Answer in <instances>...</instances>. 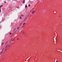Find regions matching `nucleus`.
<instances>
[{"mask_svg":"<svg viewBox=\"0 0 62 62\" xmlns=\"http://www.w3.org/2000/svg\"><path fill=\"white\" fill-rule=\"evenodd\" d=\"M25 24V23H24L23 24V25H24Z\"/></svg>","mask_w":62,"mask_h":62,"instance_id":"nucleus-26","label":"nucleus"},{"mask_svg":"<svg viewBox=\"0 0 62 62\" xmlns=\"http://www.w3.org/2000/svg\"><path fill=\"white\" fill-rule=\"evenodd\" d=\"M30 14V13L28 15V16H29V15Z\"/></svg>","mask_w":62,"mask_h":62,"instance_id":"nucleus-21","label":"nucleus"},{"mask_svg":"<svg viewBox=\"0 0 62 62\" xmlns=\"http://www.w3.org/2000/svg\"><path fill=\"white\" fill-rule=\"evenodd\" d=\"M23 26H24V25H23V26H22V28H23Z\"/></svg>","mask_w":62,"mask_h":62,"instance_id":"nucleus-16","label":"nucleus"},{"mask_svg":"<svg viewBox=\"0 0 62 62\" xmlns=\"http://www.w3.org/2000/svg\"><path fill=\"white\" fill-rule=\"evenodd\" d=\"M21 6H23V4H22V5H21Z\"/></svg>","mask_w":62,"mask_h":62,"instance_id":"nucleus-31","label":"nucleus"},{"mask_svg":"<svg viewBox=\"0 0 62 62\" xmlns=\"http://www.w3.org/2000/svg\"><path fill=\"white\" fill-rule=\"evenodd\" d=\"M24 31H23L22 32V34H24Z\"/></svg>","mask_w":62,"mask_h":62,"instance_id":"nucleus-9","label":"nucleus"},{"mask_svg":"<svg viewBox=\"0 0 62 62\" xmlns=\"http://www.w3.org/2000/svg\"><path fill=\"white\" fill-rule=\"evenodd\" d=\"M56 13H56H54V14H55V13Z\"/></svg>","mask_w":62,"mask_h":62,"instance_id":"nucleus-28","label":"nucleus"},{"mask_svg":"<svg viewBox=\"0 0 62 62\" xmlns=\"http://www.w3.org/2000/svg\"><path fill=\"white\" fill-rule=\"evenodd\" d=\"M22 23H21V24H20V26H21V25H22Z\"/></svg>","mask_w":62,"mask_h":62,"instance_id":"nucleus-13","label":"nucleus"},{"mask_svg":"<svg viewBox=\"0 0 62 62\" xmlns=\"http://www.w3.org/2000/svg\"><path fill=\"white\" fill-rule=\"evenodd\" d=\"M1 8H0V13L1 12Z\"/></svg>","mask_w":62,"mask_h":62,"instance_id":"nucleus-15","label":"nucleus"},{"mask_svg":"<svg viewBox=\"0 0 62 62\" xmlns=\"http://www.w3.org/2000/svg\"><path fill=\"white\" fill-rule=\"evenodd\" d=\"M24 3H25V0H24L23 2V3L24 4Z\"/></svg>","mask_w":62,"mask_h":62,"instance_id":"nucleus-1","label":"nucleus"},{"mask_svg":"<svg viewBox=\"0 0 62 62\" xmlns=\"http://www.w3.org/2000/svg\"><path fill=\"white\" fill-rule=\"evenodd\" d=\"M21 16H22V17H23V15H21Z\"/></svg>","mask_w":62,"mask_h":62,"instance_id":"nucleus-12","label":"nucleus"},{"mask_svg":"<svg viewBox=\"0 0 62 62\" xmlns=\"http://www.w3.org/2000/svg\"><path fill=\"white\" fill-rule=\"evenodd\" d=\"M3 44H4V43H2V44H1V45H3Z\"/></svg>","mask_w":62,"mask_h":62,"instance_id":"nucleus-17","label":"nucleus"},{"mask_svg":"<svg viewBox=\"0 0 62 62\" xmlns=\"http://www.w3.org/2000/svg\"><path fill=\"white\" fill-rule=\"evenodd\" d=\"M39 0H38V1H39Z\"/></svg>","mask_w":62,"mask_h":62,"instance_id":"nucleus-32","label":"nucleus"},{"mask_svg":"<svg viewBox=\"0 0 62 62\" xmlns=\"http://www.w3.org/2000/svg\"><path fill=\"white\" fill-rule=\"evenodd\" d=\"M20 19H22V17L21 16H20Z\"/></svg>","mask_w":62,"mask_h":62,"instance_id":"nucleus-10","label":"nucleus"},{"mask_svg":"<svg viewBox=\"0 0 62 62\" xmlns=\"http://www.w3.org/2000/svg\"><path fill=\"white\" fill-rule=\"evenodd\" d=\"M27 17H26L25 19V20H26L27 19Z\"/></svg>","mask_w":62,"mask_h":62,"instance_id":"nucleus-22","label":"nucleus"},{"mask_svg":"<svg viewBox=\"0 0 62 62\" xmlns=\"http://www.w3.org/2000/svg\"><path fill=\"white\" fill-rule=\"evenodd\" d=\"M2 22V21H1V22H0V23H1Z\"/></svg>","mask_w":62,"mask_h":62,"instance_id":"nucleus-30","label":"nucleus"},{"mask_svg":"<svg viewBox=\"0 0 62 62\" xmlns=\"http://www.w3.org/2000/svg\"><path fill=\"white\" fill-rule=\"evenodd\" d=\"M13 40H13H13L12 41V42L13 41Z\"/></svg>","mask_w":62,"mask_h":62,"instance_id":"nucleus-25","label":"nucleus"},{"mask_svg":"<svg viewBox=\"0 0 62 62\" xmlns=\"http://www.w3.org/2000/svg\"><path fill=\"white\" fill-rule=\"evenodd\" d=\"M29 7H30V4H29L28 5Z\"/></svg>","mask_w":62,"mask_h":62,"instance_id":"nucleus-8","label":"nucleus"},{"mask_svg":"<svg viewBox=\"0 0 62 62\" xmlns=\"http://www.w3.org/2000/svg\"><path fill=\"white\" fill-rule=\"evenodd\" d=\"M12 38L11 39H10V42H11V40H12Z\"/></svg>","mask_w":62,"mask_h":62,"instance_id":"nucleus-2","label":"nucleus"},{"mask_svg":"<svg viewBox=\"0 0 62 62\" xmlns=\"http://www.w3.org/2000/svg\"><path fill=\"white\" fill-rule=\"evenodd\" d=\"M2 6H3L2 5H1L0 6V8H1V7H2Z\"/></svg>","mask_w":62,"mask_h":62,"instance_id":"nucleus-5","label":"nucleus"},{"mask_svg":"<svg viewBox=\"0 0 62 62\" xmlns=\"http://www.w3.org/2000/svg\"><path fill=\"white\" fill-rule=\"evenodd\" d=\"M56 62H58V61L57 60L56 61Z\"/></svg>","mask_w":62,"mask_h":62,"instance_id":"nucleus-24","label":"nucleus"},{"mask_svg":"<svg viewBox=\"0 0 62 62\" xmlns=\"http://www.w3.org/2000/svg\"><path fill=\"white\" fill-rule=\"evenodd\" d=\"M27 8V5H25V8Z\"/></svg>","mask_w":62,"mask_h":62,"instance_id":"nucleus-3","label":"nucleus"},{"mask_svg":"<svg viewBox=\"0 0 62 62\" xmlns=\"http://www.w3.org/2000/svg\"><path fill=\"white\" fill-rule=\"evenodd\" d=\"M35 12V11H33L32 13V14H33L34 13V12Z\"/></svg>","mask_w":62,"mask_h":62,"instance_id":"nucleus-4","label":"nucleus"},{"mask_svg":"<svg viewBox=\"0 0 62 62\" xmlns=\"http://www.w3.org/2000/svg\"><path fill=\"white\" fill-rule=\"evenodd\" d=\"M9 34H10V35H11V32H10L9 33Z\"/></svg>","mask_w":62,"mask_h":62,"instance_id":"nucleus-18","label":"nucleus"},{"mask_svg":"<svg viewBox=\"0 0 62 62\" xmlns=\"http://www.w3.org/2000/svg\"><path fill=\"white\" fill-rule=\"evenodd\" d=\"M6 50H7V49H6L4 51V52H3L4 53H5V52Z\"/></svg>","mask_w":62,"mask_h":62,"instance_id":"nucleus-7","label":"nucleus"},{"mask_svg":"<svg viewBox=\"0 0 62 62\" xmlns=\"http://www.w3.org/2000/svg\"><path fill=\"white\" fill-rule=\"evenodd\" d=\"M2 51L1 52V53H0V54H1V53H2Z\"/></svg>","mask_w":62,"mask_h":62,"instance_id":"nucleus-29","label":"nucleus"},{"mask_svg":"<svg viewBox=\"0 0 62 62\" xmlns=\"http://www.w3.org/2000/svg\"><path fill=\"white\" fill-rule=\"evenodd\" d=\"M15 30H16V29H14V31H15Z\"/></svg>","mask_w":62,"mask_h":62,"instance_id":"nucleus-19","label":"nucleus"},{"mask_svg":"<svg viewBox=\"0 0 62 62\" xmlns=\"http://www.w3.org/2000/svg\"><path fill=\"white\" fill-rule=\"evenodd\" d=\"M8 46H9V47H10V45H11V44H9L8 45Z\"/></svg>","mask_w":62,"mask_h":62,"instance_id":"nucleus-6","label":"nucleus"},{"mask_svg":"<svg viewBox=\"0 0 62 62\" xmlns=\"http://www.w3.org/2000/svg\"><path fill=\"white\" fill-rule=\"evenodd\" d=\"M7 46H6V47H5L6 48V47H7Z\"/></svg>","mask_w":62,"mask_h":62,"instance_id":"nucleus-27","label":"nucleus"},{"mask_svg":"<svg viewBox=\"0 0 62 62\" xmlns=\"http://www.w3.org/2000/svg\"><path fill=\"white\" fill-rule=\"evenodd\" d=\"M17 31H18V30H16V31H15V32H17Z\"/></svg>","mask_w":62,"mask_h":62,"instance_id":"nucleus-11","label":"nucleus"},{"mask_svg":"<svg viewBox=\"0 0 62 62\" xmlns=\"http://www.w3.org/2000/svg\"><path fill=\"white\" fill-rule=\"evenodd\" d=\"M19 29V27H18L17 28V30H18Z\"/></svg>","mask_w":62,"mask_h":62,"instance_id":"nucleus-14","label":"nucleus"},{"mask_svg":"<svg viewBox=\"0 0 62 62\" xmlns=\"http://www.w3.org/2000/svg\"><path fill=\"white\" fill-rule=\"evenodd\" d=\"M4 3H6V2L5 1H4Z\"/></svg>","mask_w":62,"mask_h":62,"instance_id":"nucleus-23","label":"nucleus"},{"mask_svg":"<svg viewBox=\"0 0 62 62\" xmlns=\"http://www.w3.org/2000/svg\"><path fill=\"white\" fill-rule=\"evenodd\" d=\"M19 38H17V40H19Z\"/></svg>","mask_w":62,"mask_h":62,"instance_id":"nucleus-20","label":"nucleus"}]
</instances>
